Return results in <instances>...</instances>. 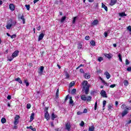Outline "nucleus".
I'll return each instance as SVG.
<instances>
[{"mask_svg": "<svg viewBox=\"0 0 131 131\" xmlns=\"http://www.w3.org/2000/svg\"><path fill=\"white\" fill-rule=\"evenodd\" d=\"M88 81L84 80L82 82V85H83V91H84L85 95H89L90 93V87L91 85L88 84Z\"/></svg>", "mask_w": 131, "mask_h": 131, "instance_id": "1", "label": "nucleus"}, {"mask_svg": "<svg viewBox=\"0 0 131 131\" xmlns=\"http://www.w3.org/2000/svg\"><path fill=\"white\" fill-rule=\"evenodd\" d=\"M18 55H19V51L18 50H15L12 53L11 57H10V58L8 57V61H9V62H12V61H13V59H14V58H16V57H18Z\"/></svg>", "mask_w": 131, "mask_h": 131, "instance_id": "2", "label": "nucleus"}, {"mask_svg": "<svg viewBox=\"0 0 131 131\" xmlns=\"http://www.w3.org/2000/svg\"><path fill=\"white\" fill-rule=\"evenodd\" d=\"M81 100L84 102H85V101H86V102H91V101H92V97L91 96H88L86 98L85 95H83L81 96Z\"/></svg>", "mask_w": 131, "mask_h": 131, "instance_id": "3", "label": "nucleus"}, {"mask_svg": "<svg viewBox=\"0 0 131 131\" xmlns=\"http://www.w3.org/2000/svg\"><path fill=\"white\" fill-rule=\"evenodd\" d=\"M12 23V19H10L9 20L8 22L7 23V25H6V27L7 29H11V28L13 26Z\"/></svg>", "mask_w": 131, "mask_h": 131, "instance_id": "4", "label": "nucleus"}, {"mask_svg": "<svg viewBox=\"0 0 131 131\" xmlns=\"http://www.w3.org/2000/svg\"><path fill=\"white\" fill-rule=\"evenodd\" d=\"M20 118V116L19 115H15V117H14V124L15 125H17L18 123H19V119Z\"/></svg>", "mask_w": 131, "mask_h": 131, "instance_id": "5", "label": "nucleus"}, {"mask_svg": "<svg viewBox=\"0 0 131 131\" xmlns=\"http://www.w3.org/2000/svg\"><path fill=\"white\" fill-rule=\"evenodd\" d=\"M104 55L106 57V58L108 59V60H111V59H112V58H113V55H112V53H105Z\"/></svg>", "mask_w": 131, "mask_h": 131, "instance_id": "6", "label": "nucleus"}, {"mask_svg": "<svg viewBox=\"0 0 131 131\" xmlns=\"http://www.w3.org/2000/svg\"><path fill=\"white\" fill-rule=\"evenodd\" d=\"M100 95L102 96V98H108L107 96V93H106V91L104 90H102L100 92Z\"/></svg>", "mask_w": 131, "mask_h": 131, "instance_id": "7", "label": "nucleus"}, {"mask_svg": "<svg viewBox=\"0 0 131 131\" xmlns=\"http://www.w3.org/2000/svg\"><path fill=\"white\" fill-rule=\"evenodd\" d=\"M71 128V125H70V123L67 122L66 124V129H67V130L69 131L70 130Z\"/></svg>", "mask_w": 131, "mask_h": 131, "instance_id": "8", "label": "nucleus"}, {"mask_svg": "<svg viewBox=\"0 0 131 131\" xmlns=\"http://www.w3.org/2000/svg\"><path fill=\"white\" fill-rule=\"evenodd\" d=\"M44 36H45V34H43V33L40 34L38 38V41H40V40H42Z\"/></svg>", "mask_w": 131, "mask_h": 131, "instance_id": "9", "label": "nucleus"}, {"mask_svg": "<svg viewBox=\"0 0 131 131\" xmlns=\"http://www.w3.org/2000/svg\"><path fill=\"white\" fill-rule=\"evenodd\" d=\"M9 9L11 11H15V5L13 4H10L9 5Z\"/></svg>", "mask_w": 131, "mask_h": 131, "instance_id": "10", "label": "nucleus"}, {"mask_svg": "<svg viewBox=\"0 0 131 131\" xmlns=\"http://www.w3.org/2000/svg\"><path fill=\"white\" fill-rule=\"evenodd\" d=\"M33 119H34V113H32L31 114L30 118V122H32L33 121Z\"/></svg>", "mask_w": 131, "mask_h": 131, "instance_id": "11", "label": "nucleus"}, {"mask_svg": "<svg viewBox=\"0 0 131 131\" xmlns=\"http://www.w3.org/2000/svg\"><path fill=\"white\" fill-rule=\"evenodd\" d=\"M18 19H21L23 20V24H25V18H24V15L23 14L20 16H18Z\"/></svg>", "mask_w": 131, "mask_h": 131, "instance_id": "12", "label": "nucleus"}, {"mask_svg": "<svg viewBox=\"0 0 131 131\" xmlns=\"http://www.w3.org/2000/svg\"><path fill=\"white\" fill-rule=\"evenodd\" d=\"M45 118L47 119V120H49V119H50V114L49 113H45Z\"/></svg>", "mask_w": 131, "mask_h": 131, "instance_id": "13", "label": "nucleus"}, {"mask_svg": "<svg viewBox=\"0 0 131 131\" xmlns=\"http://www.w3.org/2000/svg\"><path fill=\"white\" fill-rule=\"evenodd\" d=\"M101 5H102L101 8H103L106 12H108V7H107V6H106V5L104 4V3H102Z\"/></svg>", "mask_w": 131, "mask_h": 131, "instance_id": "14", "label": "nucleus"}, {"mask_svg": "<svg viewBox=\"0 0 131 131\" xmlns=\"http://www.w3.org/2000/svg\"><path fill=\"white\" fill-rule=\"evenodd\" d=\"M83 76L86 79H90L91 78V75L89 74L85 73L83 75Z\"/></svg>", "mask_w": 131, "mask_h": 131, "instance_id": "15", "label": "nucleus"}, {"mask_svg": "<svg viewBox=\"0 0 131 131\" xmlns=\"http://www.w3.org/2000/svg\"><path fill=\"white\" fill-rule=\"evenodd\" d=\"M99 23V20L98 19H95L94 20L92 23V25L93 26H96L97 25V24Z\"/></svg>", "mask_w": 131, "mask_h": 131, "instance_id": "16", "label": "nucleus"}, {"mask_svg": "<svg viewBox=\"0 0 131 131\" xmlns=\"http://www.w3.org/2000/svg\"><path fill=\"white\" fill-rule=\"evenodd\" d=\"M117 3V0H111V3H110V5L111 6H114L115 4Z\"/></svg>", "mask_w": 131, "mask_h": 131, "instance_id": "17", "label": "nucleus"}, {"mask_svg": "<svg viewBox=\"0 0 131 131\" xmlns=\"http://www.w3.org/2000/svg\"><path fill=\"white\" fill-rule=\"evenodd\" d=\"M104 75H106V77L107 79H109V78H110V77H111L110 74L109 73H108V72H106L104 73Z\"/></svg>", "mask_w": 131, "mask_h": 131, "instance_id": "18", "label": "nucleus"}, {"mask_svg": "<svg viewBox=\"0 0 131 131\" xmlns=\"http://www.w3.org/2000/svg\"><path fill=\"white\" fill-rule=\"evenodd\" d=\"M128 113V111L126 110H124L122 113V117H124V116H125L126 114Z\"/></svg>", "mask_w": 131, "mask_h": 131, "instance_id": "19", "label": "nucleus"}, {"mask_svg": "<svg viewBox=\"0 0 131 131\" xmlns=\"http://www.w3.org/2000/svg\"><path fill=\"white\" fill-rule=\"evenodd\" d=\"M15 81H17L18 82H19V83H20L21 84V83H23L22 80H21V78H15Z\"/></svg>", "mask_w": 131, "mask_h": 131, "instance_id": "20", "label": "nucleus"}, {"mask_svg": "<svg viewBox=\"0 0 131 131\" xmlns=\"http://www.w3.org/2000/svg\"><path fill=\"white\" fill-rule=\"evenodd\" d=\"M94 130H95V126L93 125L89 127L88 131H94Z\"/></svg>", "mask_w": 131, "mask_h": 131, "instance_id": "21", "label": "nucleus"}, {"mask_svg": "<svg viewBox=\"0 0 131 131\" xmlns=\"http://www.w3.org/2000/svg\"><path fill=\"white\" fill-rule=\"evenodd\" d=\"M57 117L55 115V113H53L51 115V119L52 120H55V119Z\"/></svg>", "mask_w": 131, "mask_h": 131, "instance_id": "22", "label": "nucleus"}, {"mask_svg": "<svg viewBox=\"0 0 131 131\" xmlns=\"http://www.w3.org/2000/svg\"><path fill=\"white\" fill-rule=\"evenodd\" d=\"M119 16H120V17L126 16V14H125V12H122L119 13Z\"/></svg>", "mask_w": 131, "mask_h": 131, "instance_id": "23", "label": "nucleus"}, {"mask_svg": "<svg viewBox=\"0 0 131 131\" xmlns=\"http://www.w3.org/2000/svg\"><path fill=\"white\" fill-rule=\"evenodd\" d=\"M90 45H91V46H93V47H94V46H96V41L94 40H92L90 41Z\"/></svg>", "mask_w": 131, "mask_h": 131, "instance_id": "24", "label": "nucleus"}, {"mask_svg": "<svg viewBox=\"0 0 131 131\" xmlns=\"http://www.w3.org/2000/svg\"><path fill=\"white\" fill-rule=\"evenodd\" d=\"M1 122L2 123L4 124V123H6V122H7V119H6L5 118H2L1 119Z\"/></svg>", "mask_w": 131, "mask_h": 131, "instance_id": "25", "label": "nucleus"}, {"mask_svg": "<svg viewBox=\"0 0 131 131\" xmlns=\"http://www.w3.org/2000/svg\"><path fill=\"white\" fill-rule=\"evenodd\" d=\"M66 20V16H62L60 20L61 23H63V22H64Z\"/></svg>", "mask_w": 131, "mask_h": 131, "instance_id": "26", "label": "nucleus"}, {"mask_svg": "<svg viewBox=\"0 0 131 131\" xmlns=\"http://www.w3.org/2000/svg\"><path fill=\"white\" fill-rule=\"evenodd\" d=\"M24 82V83H26V86H29V82H28V80H27V79H25Z\"/></svg>", "mask_w": 131, "mask_h": 131, "instance_id": "27", "label": "nucleus"}, {"mask_svg": "<svg viewBox=\"0 0 131 131\" xmlns=\"http://www.w3.org/2000/svg\"><path fill=\"white\" fill-rule=\"evenodd\" d=\"M107 101L106 100H103V110H105V106H106V103Z\"/></svg>", "mask_w": 131, "mask_h": 131, "instance_id": "28", "label": "nucleus"}, {"mask_svg": "<svg viewBox=\"0 0 131 131\" xmlns=\"http://www.w3.org/2000/svg\"><path fill=\"white\" fill-rule=\"evenodd\" d=\"M124 84L125 86H127L128 85V81L127 80H125L124 81Z\"/></svg>", "mask_w": 131, "mask_h": 131, "instance_id": "29", "label": "nucleus"}, {"mask_svg": "<svg viewBox=\"0 0 131 131\" xmlns=\"http://www.w3.org/2000/svg\"><path fill=\"white\" fill-rule=\"evenodd\" d=\"M69 103L71 105L73 104V100L72 99V97H70V101Z\"/></svg>", "mask_w": 131, "mask_h": 131, "instance_id": "30", "label": "nucleus"}, {"mask_svg": "<svg viewBox=\"0 0 131 131\" xmlns=\"http://www.w3.org/2000/svg\"><path fill=\"white\" fill-rule=\"evenodd\" d=\"M72 95H74L75 94H76V89H73L71 91Z\"/></svg>", "mask_w": 131, "mask_h": 131, "instance_id": "31", "label": "nucleus"}, {"mask_svg": "<svg viewBox=\"0 0 131 131\" xmlns=\"http://www.w3.org/2000/svg\"><path fill=\"white\" fill-rule=\"evenodd\" d=\"M43 69H45V67L43 66H41L40 67V72L42 73L43 72Z\"/></svg>", "mask_w": 131, "mask_h": 131, "instance_id": "32", "label": "nucleus"}, {"mask_svg": "<svg viewBox=\"0 0 131 131\" xmlns=\"http://www.w3.org/2000/svg\"><path fill=\"white\" fill-rule=\"evenodd\" d=\"M25 7L28 11L30 10V5H25Z\"/></svg>", "mask_w": 131, "mask_h": 131, "instance_id": "33", "label": "nucleus"}, {"mask_svg": "<svg viewBox=\"0 0 131 131\" xmlns=\"http://www.w3.org/2000/svg\"><path fill=\"white\" fill-rule=\"evenodd\" d=\"M56 97L57 98H59V89H58L56 91Z\"/></svg>", "mask_w": 131, "mask_h": 131, "instance_id": "34", "label": "nucleus"}, {"mask_svg": "<svg viewBox=\"0 0 131 131\" xmlns=\"http://www.w3.org/2000/svg\"><path fill=\"white\" fill-rule=\"evenodd\" d=\"M121 108H122V109H124L125 108H126L127 110H129V109H128V107H126V106H125V104H122V105H121Z\"/></svg>", "mask_w": 131, "mask_h": 131, "instance_id": "35", "label": "nucleus"}, {"mask_svg": "<svg viewBox=\"0 0 131 131\" xmlns=\"http://www.w3.org/2000/svg\"><path fill=\"white\" fill-rule=\"evenodd\" d=\"M118 57L120 60V62H122V58H121V54H119L118 55Z\"/></svg>", "mask_w": 131, "mask_h": 131, "instance_id": "36", "label": "nucleus"}, {"mask_svg": "<svg viewBox=\"0 0 131 131\" xmlns=\"http://www.w3.org/2000/svg\"><path fill=\"white\" fill-rule=\"evenodd\" d=\"M103 60H104V58H103V57H98V61H99V62H102Z\"/></svg>", "mask_w": 131, "mask_h": 131, "instance_id": "37", "label": "nucleus"}, {"mask_svg": "<svg viewBox=\"0 0 131 131\" xmlns=\"http://www.w3.org/2000/svg\"><path fill=\"white\" fill-rule=\"evenodd\" d=\"M97 107H98V101H96L94 106V110H97Z\"/></svg>", "mask_w": 131, "mask_h": 131, "instance_id": "38", "label": "nucleus"}, {"mask_svg": "<svg viewBox=\"0 0 131 131\" xmlns=\"http://www.w3.org/2000/svg\"><path fill=\"white\" fill-rule=\"evenodd\" d=\"M74 84H75V83L74 82H71L70 83V88H72V86H73V85H74Z\"/></svg>", "mask_w": 131, "mask_h": 131, "instance_id": "39", "label": "nucleus"}, {"mask_svg": "<svg viewBox=\"0 0 131 131\" xmlns=\"http://www.w3.org/2000/svg\"><path fill=\"white\" fill-rule=\"evenodd\" d=\"M77 48H78V50H80V49L82 48V45H81V43H79Z\"/></svg>", "mask_w": 131, "mask_h": 131, "instance_id": "40", "label": "nucleus"}, {"mask_svg": "<svg viewBox=\"0 0 131 131\" xmlns=\"http://www.w3.org/2000/svg\"><path fill=\"white\" fill-rule=\"evenodd\" d=\"M77 17H74V18H73V21H72V24H75V21H76V19H77Z\"/></svg>", "mask_w": 131, "mask_h": 131, "instance_id": "41", "label": "nucleus"}, {"mask_svg": "<svg viewBox=\"0 0 131 131\" xmlns=\"http://www.w3.org/2000/svg\"><path fill=\"white\" fill-rule=\"evenodd\" d=\"M66 78H69V77H70V76L69 75V73H68V72H66Z\"/></svg>", "mask_w": 131, "mask_h": 131, "instance_id": "42", "label": "nucleus"}, {"mask_svg": "<svg viewBox=\"0 0 131 131\" xmlns=\"http://www.w3.org/2000/svg\"><path fill=\"white\" fill-rule=\"evenodd\" d=\"M16 24H17V21L16 20L14 21H12V26H15Z\"/></svg>", "mask_w": 131, "mask_h": 131, "instance_id": "43", "label": "nucleus"}, {"mask_svg": "<svg viewBox=\"0 0 131 131\" xmlns=\"http://www.w3.org/2000/svg\"><path fill=\"white\" fill-rule=\"evenodd\" d=\"M48 110H49V107H46L44 110V112H45V113H49V112H48Z\"/></svg>", "mask_w": 131, "mask_h": 131, "instance_id": "44", "label": "nucleus"}, {"mask_svg": "<svg viewBox=\"0 0 131 131\" xmlns=\"http://www.w3.org/2000/svg\"><path fill=\"white\" fill-rule=\"evenodd\" d=\"M84 67V64H81L80 66H79L77 68H76V70H77V69H79V68L80 67Z\"/></svg>", "mask_w": 131, "mask_h": 131, "instance_id": "45", "label": "nucleus"}, {"mask_svg": "<svg viewBox=\"0 0 131 131\" xmlns=\"http://www.w3.org/2000/svg\"><path fill=\"white\" fill-rule=\"evenodd\" d=\"M129 64V60L128 59H126L125 60V65H128Z\"/></svg>", "mask_w": 131, "mask_h": 131, "instance_id": "46", "label": "nucleus"}, {"mask_svg": "<svg viewBox=\"0 0 131 131\" xmlns=\"http://www.w3.org/2000/svg\"><path fill=\"white\" fill-rule=\"evenodd\" d=\"M115 86H116V84H113L111 85L110 86V88H111V89H113V88H115Z\"/></svg>", "mask_w": 131, "mask_h": 131, "instance_id": "47", "label": "nucleus"}, {"mask_svg": "<svg viewBox=\"0 0 131 131\" xmlns=\"http://www.w3.org/2000/svg\"><path fill=\"white\" fill-rule=\"evenodd\" d=\"M30 108H31V104H28L27 105V109H30Z\"/></svg>", "mask_w": 131, "mask_h": 131, "instance_id": "48", "label": "nucleus"}, {"mask_svg": "<svg viewBox=\"0 0 131 131\" xmlns=\"http://www.w3.org/2000/svg\"><path fill=\"white\" fill-rule=\"evenodd\" d=\"M127 30H129V31H130V34H131V26H129L127 27Z\"/></svg>", "mask_w": 131, "mask_h": 131, "instance_id": "49", "label": "nucleus"}, {"mask_svg": "<svg viewBox=\"0 0 131 131\" xmlns=\"http://www.w3.org/2000/svg\"><path fill=\"white\" fill-rule=\"evenodd\" d=\"M80 126H83L84 125V122L83 121H82L80 124Z\"/></svg>", "mask_w": 131, "mask_h": 131, "instance_id": "50", "label": "nucleus"}, {"mask_svg": "<svg viewBox=\"0 0 131 131\" xmlns=\"http://www.w3.org/2000/svg\"><path fill=\"white\" fill-rule=\"evenodd\" d=\"M85 39L86 40H90V36H86L85 37Z\"/></svg>", "mask_w": 131, "mask_h": 131, "instance_id": "51", "label": "nucleus"}, {"mask_svg": "<svg viewBox=\"0 0 131 131\" xmlns=\"http://www.w3.org/2000/svg\"><path fill=\"white\" fill-rule=\"evenodd\" d=\"M69 98V95H67V96L66 97V98L64 99L65 102H66V101H67V100H68Z\"/></svg>", "mask_w": 131, "mask_h": 131, "instance_id": "52", "label": "nucleus"}, {"mask_svg": "<svg viewBox=\"0 0 131 131\" xmlns=\"http://www.w3.org/2000/svg\"><path fill=\"white\" fill-rule=\"evenodd\" d=\"M80 73L84 74V71L83 70V69H80Z\"/></svg>", "mask_w": 131, "mask_h": 131, "instance_id": "53", "label": "nucleus"}, {"mask_svg": "<svg viewBox=\"0 0 131 131\" xmlns=\"http://www.w3.org/2000/svg\"><path fill=\"white\" fill-rule=\"evenodd\" d=\"M11 38H16V34H13V35H10Z\"/></svg>", "mask_w": 131, "mask_h": 131, "instance_id": "54", "label": "nucleus"}, {"mask_svg": "<svg viewBox=\"0 0 131 131\" xmlns=\"http://www.w3.org/2000/svg\"><path fill=\"white\" fill-rule=\"evenodd\" d=\"M104 35L105 37H107L108 36V32H104Z\"/></svg>", "mask_w": 131, "mask_h": 131, "instance_id": "55", "label": "nucleus"}, {"mask_svg": "<svg viewBox=\"0 0 131 131\" xmlns=\"http://www.w3.org/2000/svg\"><path fill=\"white\" fill-rule=\"evenodd\" d=\"M40 29H41V27H40V26H39V27H38L37 28V30L38 31H40Z\"/></svg>", "mask_w": 131, "mask_h": 131, "instance_id": "56", "label": "nucleus"}, {"mask_svg": "<svg viewBox=\"0 0 131 131\" xmlns=\"http://www.w3.org/2000/svg\"><path fill=\"white\" fill-rule=\"evenodd\" d=\"M127 71L130 72L131 71V66L127 68Z\"/></svg>", "mask_w": 131, "mask_h": 131, "instance_id": "57", "label": "nucleus"}, {"mask_svg": "<svg viewBox=\"0 0 131 131\" xmlns=\"http://www.w3.org/2000/svg\"><path fill=\"white\" fill-rule=\"evenodd\" d=\"M83 113H88V109L85 108L83 111Z\"/></svg>", "mask_w": 131, "mask_h": 131, "instance_id": "58", "label": "nucleus"}, {"mask_svg": "<svg viewBox=\"0 0 131 131\" xmlns=\"http://www.w3.org/2000/svg\"><path fill=\"white\" fill-rule=\"evenodd\" d=\"M102 82L103 83V84L104 85H108V83H107V82H106V81H102Z\"/></svg>", "mask_w": 131, "mask_h": 131, "instance_id": "59", "label": "nucleus"}, {"mask_svg": "<svg viewBox=\"0 0 131 131\" xmlns=\"http://www.w3.org/2000/svg\"><path fill=\"white\" fill-rule=\"evenodd\" d=\"M7 99L8 100H11V99H12V97L11 96V95H8L7 96Z\"/></svg>", "mask_w": 131, "mask_h": 131, "instance_id": "60", "label": "nucleus"}, {"mask_svg": "<svg viewBox=\"0 0 131 131\" xmlns=\"http://www.w3.org/2000/svg\"><path fill=\"white\" fill-rule=\"evenodd\" d=\"M97 73H101V69H97Z\"/></svg>", "mask_w": 131, "mask_h": 131, "instance_id": "61", "label": "nucleus"}, {"mask_svg": "<svg viewBox=\"0 0 131 131\" xmlns=\"http://www.w3.org/2000/svg\"><path fill=\"white\" fill-rule=\"evenodd\" d=\"M82 114V112H77V115H81Z\"/></svg>", "mask_w": 131, "mask_h": 131, "instance_id": "62", "label": "nucleus"}, {"mask_svg": "<svg viewBox=\"0 0 131 131\" xmlns=\"http://www.w3.org/2000/svg\"><path fill=\"white\" fill-rule=\"evenodd\" d=\"M51 125L52 127H54V126H55V125H54V122H51Z\"/></svg>", "mask_w": 131, "mask_h": 131, "instance_id": "63", "label": "nucleus"}, {"mask_svg": "<svg viewBox=\"0 0 131 131\" xmlns=\"http://www.w3.org/2000/svg\"><path fill=\"white\" fill-rule=\"evenodd\" d=\"M33 128V127L32 126H30L29 127H27V128H30V129L32 130V128Z\"/></svg>", "mask_w": 131, "mask_h": 131, "instance_id": "64", "label": "nucleus"}]
</instances>
